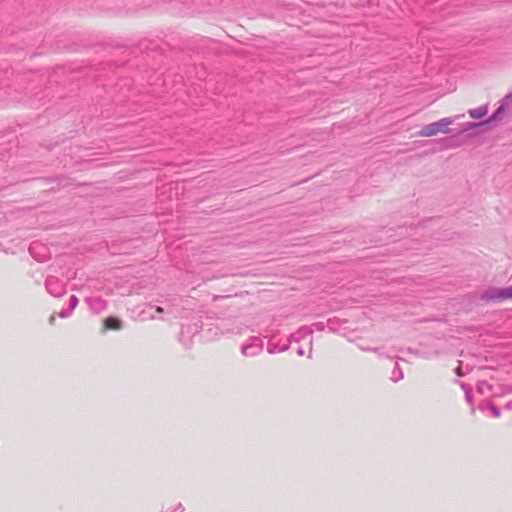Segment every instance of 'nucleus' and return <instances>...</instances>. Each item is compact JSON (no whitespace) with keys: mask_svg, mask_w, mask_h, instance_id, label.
I'll return each mask as SVG.
<instances>
[{"mask_svg":"<svg viewBox=\"0 0 512 512\" xmlns=\"http://www.w3.org/2000/svg\"><path fill=\"white\" fill-rule=\"evenodd\" d=\"M501 302L511 300L512 301V285L501 288Z\"/></svg>","mask_w":512,"mask_h":512,"instance_id":"39448f33","label":"nucleus"},{"mask_svg":"<svg viewBox=\"0 0 512 512\" xmlns=\"http://www.w3.org/2000/svg\"><path fill=\"white\" fill-rule=\"evenodd\" d=\"M504 105L507 109L512 110V93L506 96Z\"/></svg>","mask_w":512,"mask_h":512,"instance_id":"0eeeda50","label":"nucleus"},{"mask_svg":"<svg viewBox=\"0 0 512 512\" xmlns=\"http://www.w3.org/2000/svg\"><path fill=\"white\" fill-rule=\"evenodd\" d=\"M503 111H504V106H500L497 109V111L490 117V119L487 120V123L496 120Z\"/></svg>","mask_w":512,"mask_h":512,"instance_id":"423d86ee","label":"nucleus"},{"mask_svg":"<svg viewBox=\"0 0 512 512\" xmlns=\"http://www.w3.org/2000/svg\"><path fill=\"white\" fill-rule=\"evenodd\" d=\"M501 288H490L486 290L481 298L485 301H499L501 302Z\"/></svg>","mask_w":512,"mask_h":512,"instance_id":"f03ea898","label":"nucleus"},{"mask_svg":"<svg viewBox=\"0 0 512 512\" xmlns=\"http://www.w3.org/2000/svg\"><path fill=\"white\" fill-rule=\"evenodd\" d=\"M488 113L487 106H480L474 109H470L468 114L473 119H481Z\"/></svg>","mask_w":512,"mask_h":512,"instance_id":"20e7f679","label":"nucleus"},{"mask_svg":"<svg viewBox=\"0 0 512 512\" xmlns=\"http://www.w3.org/2000/svg\"><path fill=\"white\" fill-rule=\"evenodd\" d=\"M453 119L450 117L441 118L433 123L425 125L419 132L420 137H433L438 134H449L451 132L450 125Z\"/></svg>","mask_w":512,"mask_h":512,"instance_id":"f257e3e1","label":"nucleus"},{"mask_svg":"<svg viewBox=\"0 0 512 512\" xmlns=\"http://www.w3.org/2000/svg\"><path fill=\"white\" fill-rule=\"evenodd\" d=\"M479 124H476V123H472L471 124V127H475V126H478Z\"/></svg>","mask_w":512,"mask_h":512,"instance_id":"1a4fd4ad","label":"nucleus"},{"mask_svg":"<svg viewBox=\"0 0 512 512\" xmlns=\"http://www.w3.org/2000/svg\"><path fill=\"white\" fill-rule=\"evenodd\" d=\"M104 330H120L122 328L121 321L116 317H107L103 321Z\"/></svg>","mask_w":512,"mask_h":512,"instance_id":"7ed1b4c3","label":"nucleus"},{"mask_svg":"<svg viewBox=\"0 0 512 512\" xmlns=\"http://www.w3.org/2000/svg\"><path fill=\"white\" fill-rule=\"evenodd\" d=\"M155 310H156L157 313H163L164 312V309L162 307H160V306H157Z\"/></svg>","mask_w":512,"mask_h":512,"instance_id":"6e6552de","label":"nucleus"}]
</instances>
